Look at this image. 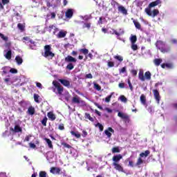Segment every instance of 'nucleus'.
Segmentation results:
<instances>
[{
  "mask_svg": "<svg viewBox=\"0 0 177 177\" xmlns=\"http://www.w3.org/2000/svg\"><path fill=\"white\" fill-rule=\"evenodd\" d=\"M74 15V10L71 8H68L66 12H65V16L66 19H71Z\"/></svg>",
  "mask_w": 177,
  "mask_h": 177,
  "instance_id": "10",
  "label": "nucleus"
},
{
  "mask_svg": "<svg viewBox=\"0 0 177 177\" xmlns=\"http://www.w3.org/2000/svg\"><path fill=\"white\" fill-rule=\"evenodd\" d=\"M143 164V159H142L140 157H139L137 160V162L135 165L136 167H138V168H140V165Z\"/></svg>",
  "mask_w": 177,
  "mask_h": 177,
  "instance_id": "24",
  "label": "nucleus"
},
{
  "mask_svg": "<svg viewBox=\"0 0 177 177\" xmlns=\"http://www.w3.org/2000/svg\"><path fill=\"white\" fill-rule=\"evenodd\" d=\"M86 78H88L90 80H92L93 78V76H92L91 73H88V74L86 75Z\"/></svg>",
  "mask_w": 177,
  "mask_h": 177,
  "instance_id": "59",
  "label": "nucleus"
},
{
  "mask_svg": "<svg viewBox=\"0 0 177 177\" xmlns=\"http://www.w3.org/2000/svg\"><path fill=\"white\" fill-rule=\"evenodd\" d=\"M165 66L167 68H172V67H174V66L172 65V64H165Z\"/></svg>",
  "mask_w": 177,
  "mask_h": 177,
  "instance_id": "62",
  "label": "nucleus"
},
{
  "mask_svg": "<svg viewBox=\"0 0 177 177\" xmlns=\"http://www.w3.org/2000/svg\"><path fill=\"white\" fill-rule=\"evenodd\" d=\"M28 114H29V115H34L35 114V108L32 106H29L28 109Z\"/></svg>",
  "mask_w": 177,
  "mask_h": 177,
  "instance_id": "19",
  "label": "nucleus"
},
{
  "mask_svg": "<svg viewBox=\"0 0 177 177\" xmlns=\"http://www.w3.org/2000/svg\"><path fill=\"white\" fill-rule=\"evenodd\" d=\"M66 68H67V70H73L74 68V65L73 64V63H69L66 66Z\"/></svg>",
  "mask_w": 177,
  "mask_h": 177,
  "instance_id": "50",
  "label": "nucleus"
},
{
  "mask_svg": "<svg viewBox=\"0 0 177 177\" xmlns=\"http://www.w3.org/2000/svg\"><path fill=\"white\" fill-rule=\"evenodd\" d=\"M62 146H64V147H66V149H71V145L66 142H62Z\"/></svg>",
  "mask_w": 177,
  "mask_h": 177,
  "instance_id": "52",
  "label": "nucleus"
},
{
  "mask_svg": "<svg viewBox=\"0 0 177 177\" xmlns=\"http://www.w3.org/2000/svg\"><path fill=\"white\" fill-rule=\"evenodd\" d=\"M138 80L142 81V82H145L146 81V78L145 77V71L143 69H140L138 73Z\"/></svg>",
  "mask_w": 177,
  "mask_h": 177,
  "instance_id": "9",
  "label": "nucleus"
},
{
  "mask_svg": "<svg viewBox=\"0 0 177 177\" xmlns=\"http://www.w3.org/2000/svg\"><path fill=\"white\" fill-rule=\"evenodd\" d=\"M22 40H24V42H26V41H28V42L32 44V39H31L30 37H24L22 38Z\"/></svg>",
  "mask_w": 177,
  "mask_h": 177,
  "instance_id": "42",
  "label": "nucleus"
},
{
  "mask_svg": "<svg viewBox=\"0 0 177 177\" xmlns=\"http://www.w3.org/2000/svg\"><path fill=\"white\" fill-rule=\"evenodd\" d=\"M131 49L133 50H138V45L134 44H131Z\"/></svg>",
  "mask_w": 177,
  "mask_h": 177,
  "instance_id": "53",
  "label": "nucleus"
},
{
  "mask_svg": "<svg viewBox=\"0 0 177 177\" xmlns=\"http://www.w3.org/2000/svg\"><path fill=\"white\" fill-rule=\"evenodd\" d=\"M120 73L122 74H124V73H127V67L124 66L122 68L121 70L120 71Z\"/></svg>",
  "mask_w": 177,
  "mask_h": 177,
  "instance_id": "56",
  "label": "nucleus"
},
{
  "mask_svg": "<svg viewBox=\"0 0 177 177\" xmlns=\"http://www.w3.org/2000/svg\"><path fill=\"white\" fill-rule=\"evenodd\" d=\"M112 96H113V93H111L110 95H108V96L105 98V102H106V103H110V100H111Z\"/></svg>",
  "mask_w": 177,
  "mask_h": 177,
  "instance_id": "46",
  "label": "nucleus"
},
{
  "mask_svg": "<svg viewBox=\"0 0 177 177\" xmlns=\"http://www.w3.org/2000/svg\"><path fill=\"white\" fill-rule=\"evenodd\" d=\"M118 12H121L123 15H128V10L123 6H119L118 7Z\"/></svg>",
  "mask_w": 177,
  "mask_h": 177,
  "instance_id": "17",
  "label": "nucleus"
},
{
  "mask_svg": "<svg viewBox=\"0 0 177 177\" xmlns=\"http://www.w3.org/2000/svg\"><path fill=\"white\" fill-rule=\"evenodd\" d=\"M46 122H48V118L45 116L44 119L41 120V124L44 127H46Z\"/></svg>",
  "mask_w": 177,
  "mask_h": 177,
  "instance_id": "45",
  "label": "nucleus"
},
{
  "mask_svg": "<svg viewBox=\"0 0 177 177\" xmlns=\"http://www.w3.org/2000/svg\"><path fill=\"white\" fill-rule=\"evenodd\" d=\"M121 160H122V155L118 154L116 156H113L112 158V161H113L112 164H118Z\"/></svg>",
  "mask_w": 177,
  "mask_h": 177,
  "instance_id": "6",
  "label": "nucleus"
},
{
  "mask_svg": "<svg viewBox=\"0 0 177 177\" xmlns=\"http://www.w3.org/2000/svg\"><path fill=\"white\" fill-rule=\"evenodd\" d=\"M80 52L83 53V55H88V53H89V50H88L86 48H81L80 50Z\"/></svg>",
  "mask_w": 177,
  "mask_h": 177,
  "instance_id": "41",
  "label": "nucleus"
},
{
  "mask_svg": "<svg viewBox=\"0 0 177 177\" xmlns=\"http://www.w3.org/2000/svg\"><path fill=\"white\" fill-rule=\"evenodd\" d=\"M94 88L95 89H96L97 91H102V86H100V85H99V84H94Z\"/></svg>",
  "mask_w": 177,
  "mask_h": 177,
  "instance_id": "49",
  "label": "nucleus"
},
{
  "mask_svg": "<svg viewBox=\"0 0 177 177\" xmlns=\"http://www.w3.org/2000/svg\"><path fill=\"white\" fill-rule=\"evenodd\" d=\"M108 66H109V67H114V62H108Z\"/></svg>",
  "mask_w": 177,
  "mask_h": 177,
  "instance_id": "63",
  "label": "nucleus"
},
{
  "mask_svg": "<svg viewBox=\"0 0 177 177\" xmlns=\"http://www.w3.org/2000/svg\"><path fill=\"white\" fill-rule=\"evenodd\" d=\"M47 117L50 120V121H55V120H56V115H55L52 111L47 113Z\"/></svg>",
  "mask_w": 177,
  "mask_h": 177,
  "instance_id": "18",
  "label": "nucleus"
},
{
  "mask_svg": "<svg viewBox=\"0 0 177 177\" xmlns=\"http://www.w3.org/2000/svg\"><path fill=\"white\" fill-rule=\"evenodd\" d=\"M44 57H55V53L52 52V47L50 45H46L44 46V54H42Z\"/></svg>",
  "mask_w": 177,
  "mask_h": 177,
  "instance_id": "1",
  "label": "nucleus"
},
{
  "mask_svg": "<svg viewBox=\"0 0 177 177\" xmlns=\"http://www.w3.org/2000/svg\"><path fill=\"white\" fill-rule=\"evenodd\" d=\"M131 44H136V41H138V37H136V35H133L130 38Z\"/></svg>",
  "mask_w": 177,
  "mask_h": 177,
  "instance_id": "37",
  "label": "nucleus"
},
{
  "mask_svg": "<svg viewBox=\"0 0 177 177\" xmlns=\"http://www.w3.org/2000/svg\"><path fill=\"white\" fill-rule=\"evenodd\" d=\"M5 57H6V59H8V60H10V59H12V50H8L6 53Z\"/></svg>",
  "mask_w": 177,
  "mask_h": 177,
  "instance_id": "32",
  "label": "nucleus"
},
{
  "mask_svg": "<svg viewBox=\"0 0 177 177\" xmlns=\"http://www.w3.org/2000/svg\"><path fill=\"white\" fill-rule=\"evenodd\" d=\"M46 143L50 149H53V145H52V141L49 138H45Z\"/></svg>",
  "mask_w": 177,
  "mask_h": 177,
  "instance_id": "35",
  "label": "nucleus"
},
{
  "mask_svg": "<svg viewBox=\"0 0 177 177\" xmlns=\"http://www.w3.org/2000/svg\"><path fill=\"white\" fill-rule=\"evenodd\" d=\"M33 97L36 103H39V95L35 93Z\"/></svg>",
  "mask_w": 177,
  "mask_h": 177,
  "instance_id": "40",
  "label": "nucleus"
},
{
  "mask_svg": "<svg viewBox=\"0 0 177 177\" xmlns=\"http://www.w3.org/2000/svg\"><path fill=\"white\" fill-rule=\"evenodd\" d=\"M67 35V31L60 30L57 35V38H64Z\"/></svg>",
  "mask_w": 177,
  "mask_h": 177,
  "instance_id": "20",
  "label": "nucleus"
},
{
  "mask_svg": "<svg viewBox=\"0 0 177 177\" xmlns=\"http://www.w3.org/2000/svg\"><path fill=\"white\" fill-rule=\"evenodd\" d=\"M84 118H86V120H89V121H91V122H93V121H95V119H93V118L91 116V114L88 113H86L84 114Z\"/></svg>",
  "mask_w": 177,
  "mask_h": 177,
  "instance_id": "29",
  "label": "nucleus"
},
{
  "mask_svg": "<svg viewBox=\"0 0 177 177\" xmlns=\"http://www.w3.org/2000/svg\"><path fill=\"white\" fill-rule=\"evenodd\" d=\"M39 177H46V171H39Z\"/></svg>",
  "mask_w": 177,
  "mask_h": 177,
  "instance_id": "48",
  "label": "nucleus"
},
{
  "mask_svg": "<svg viewBox=\"0 0 177 177\" xmlns=\"http://www.w3.org/2000/svg\"><path fill=\"white\" fill-rule=\"evenodd\" d=\"M156 46L159 49V50H161L164 46H165V43L161 40H158L156 42Z\"/></svg>",
  "mask_w": 177,
  "mask_h": 177,
  "instance_id": "16",
  "label": "nucleus"
},
{
  "mask_svg": "<svg viewBox=\"0 0 177 177\" xmlns=\"http://www.w3.org/2000/svg\"><path fill=\"white\" fill-rule=\"evenodd\" d=\"M53 85L56 88L57 91V94L59 95V96H62L63 95V91H64V88L60 84V83L53 81Z\"/></svg>",
  "mask_w": 177,
  "mask_h": 177,
  "instance_id": "3",
  "label": "nucleus"
},
{
  "mask_svg": "<svg viewBox=\"0 0 177 177\" xmlns=\"http://www.w3.org/2000/svg\"><path fill=\"white\" fill-rule=\"evenodd\" d=\"M120 100L122 102H127V97L125 96H124V95H121L120 96Z\"/></svg>",
  "mask_w": 177,
  "mask_h": 177,
  "instance_id": "60",
  "label": "nucleus"
},
{
  "mask_svg": "<svg viewBox=\"0 0 177 177\" xmlns=\"http://www.w3.org/2000/svg\"><path fill=\"white\" fill-rule=\"evenodd\" d=\"M160 3H161L160 0H156L155 1H153L149 4L148 8H147L146 9L151 10V8H155V6H158V5H160Z\"/></svg>",
  "mask_w": 177,
  "mask_h": 177,
  "instance_id": "12",
  "label": "nucleus"
},
{
  "mask_svg": "<svg viewBox=\"0 0 177 177\" xmlns=\"http://www.w3.org/2000/svg\"><path fill=\"white\" fill-rule=\"evenodd\" d=\"M111 151L113 154H115V153H120L121 150L120 149V147H114L112 148Z\"/></svg>",
  "mask_w": 177,
  "mask_h": 177,
  "instance_id": "34",
  "label": "nucleus"
},
{
  "mask_svg": "<svg viewBox=\"0 0 177 177\" xmlns=\"http://www.w3.org/2000/svg\"><path fill=\"white\" fill-rule=\"evenodd\" d=\"M58 81L64 86H66V88H70V81H68V80H67L66 79H58Z\"/></svg>",
  "mask_w": 177,
  "mask_h": 177,
  "instance_id": "11",
  "label": "nucleus"
},
{
  "mask_svg": "<svg viewBox=\"0 0 177 177\" xmlns=\"http://www.w3.org/2000/svg\"><path fill=\"white\" fill-rule=\"evenodd\" d=\"M140 100L142 104H143L144 106H146V96L144 94L140 95Z\"/></svg>",
  "mask_w": 177,
  "mask_h": 177,
  "instance_id": "28",
  "label": "nucleus"
},
{
  "mask_svg": "<svg viewBox=\"0 0 177 177\" xmlns=\"http://www.w3.org/2000/svg\"><path fill=\"white\" fill-rule=\"evenodd\" d=\"M118 116L122 118V120H124V122L129 123V122L131 121V120L129 119V116L127 113L118 112Z\"/></svg>",
  "mask_w": 177,
  "mask_h": 177,
  "instance_id": "4",
  "label": "nucleus"
},
{
  "mask_svg": "<svg viewBox=\"0 0 177 177\" xmlns=\"http://www.w3.org/2000/svg\"><path fill=\"white\" fill-rule=\"evenodd\" d=\"M0 38L3 39V41H5V42H8L9 41V37L5 36L3 34L0 32Z\"/></svg>",
  "mask_w": 177,
  "mask_h": 177,
  "instance_id": "36",
  "label": "nucleus"
},
{
  "mask_svg": "<svg viewBox=\"0 0 177 177\" xmlns=\"http://www.w3.org/2000/svg\"><path fill=\"white\" fill-rule=\"evenodd\" d=\"M17 28H19V30H20V31H24L26 26L22 24L19 23L17 24Z\"/></svg>",
  "mask_w": 177,
  "mask_h": 177,
  "instance_id": "38",
  "label": "nucleus"
},
{
  "mask_svg": "<svg viewBox=\"0 0 177 177\" xmlns=\"http://www.w3.org/2000/svg\"><path fill=\"white\" fill-rule=\"evenodd\" d=\"M114 169H115L116 171H118V172H123L125 173V170H124V167H122V165H121V164L120 163H113L112 164Z\"/></svg>",
  "mask_w": 177,
  "mask_h": 177,
  "instance_id": "5",
  "label": "nucleus"
},
{
  "mask_svg": "<svg viewBox=\"0 0 177 177\" xmlns=\"http://www.w3.org/2000/svg\"><path fill=\"white\" fill-rule=\"evenodd\" d=\"M71 134L73 136H75V138H77V139H80V138H81V134L80 133V132L78 131H71Z\"/></svg>",
  "mask_w": 177,
  "mask_h": 177,
  "instance_id": "27",
  "label": "nucleus"
},
{
  "mask_svg": "<svg viewBox=\"0 0 177 177\" xmlns=\"http://www.w3.org/2000/svg\"><path fill=\"white\" fill-rule=\"evenodd\" d=\"M65 62L66 63H77V59L74 58L71 55H68L66 57H65Z\"/></svg>",
  "mask_w": 177,
  "mask_h": 177,
  "instance_id": "14",
  "label": "nucleus"
},
{
  "mask_svg": "<svg viewBox=\"0 0 177 177\" xmlns=\"http://www.w3.org/2000/svg\"><path fill=\"white\" fill-rule=\"evenodd\" d=\"M58 129H59V131H64V124H60L58 127Z\"/></svg>",
  "mask_w": 177,
  "mask_h": 177,
  "instance_id": "54",
  "label": "nucleus"
},
{
  "mask_svg": "<svg viewBox=\"0 0 177 177\" xmlns=\"http://www.w3.org/2000/svg\"><path fill=\"white\" fill-rule=\"evenodd\" d=\"M3 5H8L9 3V0H1Z\"/></svg>",
  "mask_w": 177,
  "mask_h": 177,
  "instance_id": "64",
  "label": "nucleus"
},
{
  "mask_svg": "<svg viewBox=\"0 0 177 177\" xmlns=\"http://www.w3.org/2000/svg\"><path fill=\"white\" fill-rule=\"evenodd\" d=\"M144 77L147 81H150L151 80V73L149 71L145 72Z\"/></svg>",
  "mask_w": 177,
  "mask_h": 177,
  "instance_id": "23",
  "label": "nucleus"
},
{
  "mask_svg": "<svg viewBox=\"0 0 177 177\" xmlns=\"http://www.w3.org/2000/svg\"><path fill=\"white\" fill-rule=\"evenodd\" d=\"M130 73L133 75V77H136V75H138V71L135 69L130 71Z\"/></svg>",
  "mask_w": 177,
  "mask_h": 177,
  "instance_id": "51",
  "label": "nucleus"
},
{
  "mask_svg": "<svg viewBox=\"0 0 177 177\" xmlns=\"http://www.w3.org/2000/svg\"><path fill=\"white\" fill-rule=\"evenodd\" d=\"M114 59H116V60H118L119 62H122V60H124V58L122 57H121V55H115Z\"/></svg>",
  "mask_w": 177,
  "mask_h": 177,
  "instance_id": "47",
  "label": "nucleus"
},
{
  "mask_svg": "<svg viewBox=\"0 0 177 177\" xmlns=\"http://www.w3.org/2000/svg\"><path fill=\"white\" fill-rule=\"evenodd\" d=\"M50 172L51 174H60V168L59 167H51Z\"/></svg>",
  "mask_w": 177,
  "mask_h": 177,
  "instance_id": "21",
  "label": "nucleus"
},
{
  "mask_svg": "<svg viewBox=\"0 0 177 177\" xmlns=\"http://www.w3.org/2000/svg\"><path fill=\"white\" fill-rule=\"evenodd\" d=\"M133 23L136 28H137L138 30H141L142 26L140 25V23L136 21V20H133Z\"/></svg>",
  "mask_w": 177,
  "mask_h": 177,
  "instance_id": "33",
  "label": "nucleus"
},
{
  "mask_svg": "<svg viewBox=\"0 0 177 177\" xmlns=\"http://www.w3.org/2000/svg\"><path fill=\"white\" fill-rule=\"evenodd\" d=\"M15 60H16V62L18 64V66H20L23 64V58H21V57H20V55H17L15 57Z\"/></svg>",
  "mask_w": 177,
  "mask_h": 177,
  "instance_id": "22",
  "label": "nucleus"
},
{
  "mask_svg": "<svg viewBox=\"0 0 177 177\" xmlns=\"http://www.w3.org/2000/svg\"><path fill=\"white\" fill-rule=\"evenodd\" d=\"M145 11L148 16H151V17H156L160 15V10L158 9H153L151 12V10L149 8H145Z\"/></svg>",
  "mask_w": 177,
  "mask_h": 177,
  "instance_id": "2",
  "label": "nucleus"
},
{
  "mask_svg": "<svg viewBox=\"0 0 177 177\" xmlns=\"http://www.w3.org/2000/svg\"><path fill=\"white\" fill-rule=\"evenodd\" d=\"M162 63V59L156 58V59H153V64L157 67H158V66H160V64H161Z\"/></svg>",
  "mask_w": 177,
  "mask_h": 177,
  "instance_id": "25",
  "label": "nucleus"
},
{
  "mask_svg": "<svg viewBox=\"0 0 177 177\" xmlns=\"http://www.w3.org/2000/svg\"><path fill=\"white\" fill-rule=\"evenodd\" d=\"M72 103H73L74 104H80L81 103H84V101L81 100V97H80V96L75 95L72 98Z\"/></svg>",
  "mask_w": 177,
  "mask_h": 177,
  "instance_id": "7",
  "label": "nucleus"
},
{
  "mask_svg": "<svg viewBox=\"0 0 177 177\" xmlns=\"http://www.w3.org/2000/svg\"><path fill=\"white\" fill-rule=\"evenodd\" d=\"M153 93L154 98L156 99L157 103L160 104V99H161V97L160 96V92H158V90L154 89L153 90Z\"/></svg>",
  "mask_w": 177,
  "mask_h": 177,
  "instance_id": "8",
  "label": "nucleus"
},
{
  "mask_svg": "<svg viewBox=\"0 0 177 177\" xmlns=\"http://www.w3.org/2000/svg\"><path fill=\"white\" fill-rule=\"evenodd\" d=\"M2 70H3L2 73H1L2 75H6V74H8V73H9V71H10V70H9V67H8V66L3 67Z\"/></svg>",
  "mask_w": 177,
  "mask_h": 177,
  "instance_id": "31",
  "label": "nucleus"
},
{
  "mask_svg": "<svg viewBox=\"0 0 177 177\" xmlns=\"http://www.w3.org/2000/svg\"><path fill=\"white\" fill-rule=\"evenodd\" d=\"M95 127H98L100 132H103V129H104V127H103V125L102 124L98 122L95 124Z\"/></svg>",
  "mask_w": 177,
  "mask_h": 177,
  "instance_id": "43",
  "label": "nucleus"
},
{
  "mask_svg": "<svg viewBox=\"0 0 177 177\" xmlns=\"http://www.w3.org/2000/svg\"><path fill=\"white\" fill-rule=\"evenodd\" d=\"M29 146H30V149H35V147H37V145H35V144H34L32 142H30Z\"/></svg>",
  "mask_w": 177,
  "mask_h": 177,
  "instance_id": "57",
  "label": "nucleus"
},
{
  "mask_svg": "<svg viewBox=\"0 0 177 177\" xmlns=\"http://www.w3.org/2000/svg\"><path fill=\"white\" fill-rule=\"evenodd\" d=\"M162 53H169L171 52V47L162 48L160 50Z\"/></svg>",
  "mask_w": 177,
  "mask_h": 177,
  "instance_id": "26",
  "label": "nucleus"
},
{
  "mask_svg": "<svg viewBox=\"0 0 177 177\" xmlns=\"http://www.w3.org/2000/svg\"><path fill=\"white\" fill-rule=\"evenodd\" d=\"M147 110H148L149 113H150L151 114H153V107L149 106Z\"/></svg>",
  "mask_w": 177,
  "mask_h": 177,
  "instance_id": "61",
  "label": "nucleus"
},
{
  "mask_svg": "<svg viewBox=\"0 0 177 177\" xmlns=\"http://www.w3.org/2000/svg\"><path fill=\"white\" fill-rule=\"evenodd\" d=\"M10 131H12V132H15V133H19V132L21 133V132H23V129H21L19 124H17L15 126L14 129L10 128Z\"/></svg>",
  "mask_w": 177,
  "mask_h": 177,
  "instance_id": "13",
  "label": "nucleus"
},
{
  "mask_svg": "<svg viewBox=\"0 0 177 177\" xmlns=\"http://www.w3.org/2000/svg\"><path fill=\"white\" fill-rule=\"evenodd\" d=\"M129 167H131V168H133L135 167V165H133V161L129 160Z\"/></svg>",
  "mask_w": 177,
  "mask_h": 177,
  "instance_id": "58",
  "label": "nucleus"
},
{
  "mask_svg": "<svg viewBox=\"0 0 177 177\" xmlns=\"http://www.w3.org/2000/svg\"><path fill=\"white\" fill-rule=\"evenodd\" d=\"M127 83L129 84V87L131 91H133V86H132V83L131 82V77L127 80Z\"/></svg>",
  "mask_w": 177,
  "mask_h": 177,
  "instance_id": "44",
  "label": "nucleus"
},
{
  "mask_svg": "<svg viewBox=\"0 0 177 177\" xmlns=\"http://www.w3.org/2000/svg\"><path fill=\"white\" fill-rule=\"evenodd\" d=\"M150 154V151L147 150L145 152L140 153V158L147 157Z\"/></svg>",
  "mask_w": 177,
  "mask_h": 177,
  "instance_id": "30",
  "label": "nucleus"
},
{
  "mask_svg": "<svg viewBox=\"0 0 177 177\" xmlns=\"http://www.w3.org/2000/svg\"><path fill=\"white\" fill-rule=\"evenodd\" d=\"M92 24H91V22L89 23H84L82 28H87V30H90L91 29V26Z\"/></svg>",
  "mask_w": 177,
  "mask_h": 177,
  "instance_id": "39",
  "label": "nucleus"
},
{
  "mask_svg": "<svg viewBox=\"0 0 177 177\" xmlns=\"http://www.w3.org/2000/svg\"><path fill=\"white\" fill-rule=\"evenodd\" d=\"M10 73H12V74H17V69L11 68Z\"/></svg>",
  "mask_w": 177,
  "mask_h": 177,
  "instance_id": "55",
  "label": "nucleus"
},
{
  "mask_svg": "<svg viewBox=\"0 0 177 177\" xmlns=\"http://www.w3.org/2000/svg\"><path fill=\"white\" fill-rule=\"evenodd\" d=\"M104 133L106 135L107 138L110 139V138H111V133H114V129L111 127H108V129L104 131Z\"/></svg>",
  "mask_w": 177,
  "mask_h": 177,
  "instance_id": "15",
  "label": "nucleus"
}]
</instances>
